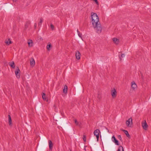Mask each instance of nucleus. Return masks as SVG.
Returning <instances> with one entry per match:
<instances>
[{"label":"nucleus","mask_w":151,"mask_h":151,"mask_svg":"<svg viewBox=\"0 0 151 151\" xmlns=\"http://www.w3.org/2000/svg\"><path fill=\"white\" fill-rule=\"evenodd\" d=\"M8 123L9 125L10 126H12V120L11 118V117L9 115H8Z\"/></svg>","instance_id":"9d476101"},{"label":"nucleus","mask_w":151,"mask_h":151,"mask_svg":"<svg viewBox=\"0 0 151 151\" xmlns=\"http://www.w3.org/2000/svg\"><path fill=\"white\" fill-rule=\"evenodd\" d=\"M131 87L133 89H134L137 88V86L134 81H132V82Z\"/></svg>","instance_id":"f8f14e48"},{"label":"nucleus","mask_w":151,"mask_h":151,"mask_svg":"<svg viewBox=\"0 0 151 151\" xmlns=\"http://www.w3.org/2000/svg\"><path fill=\"white\" fill-rule=\"evenodd\" d=\"M68 90V87L65 85L64 86V88L63 89V92L65 93H67Z\"/></svg>","instance_id":"6ab92c4d"},{"label":"nucleus","mask_w":151,"mask_h":151,"mask_svg":"<svg viewBox=\"0 0 151 151\" xmlns=\"http://www.w3.org/2000/svg\"><path fill=\"white\" fill-rule=\"evenodd\" d=\"M125 56V55L124 54H122L121 55V57H119L120 60H122V58H123Z\"/></svg>","instance_id":"a878e982"},{"label":"nucleus","mask_w":151,"mask_h":151,"mask_svg":"<svg viewBox=\"0 0 151 151\" xmlns=\"http://www.w3.org/2000/svg\"><path fill=\"white\" fill-rule=\"evenodd\" d=\"M27 43L29 47H32L33 46V42L31 40H29Z\"/></svg>","instance_id":"dca6fc26"},{"label":"nucleus","mask_w":151,"mask_h":151,"mask_svg":"<svg viewBox=\"0 0 151 151\" xmlns=\"http://www.w3.org/2000/svg\"><path fill=\"white\" fill-rule=\"evenodd\" d=\"M34 27H35V28H36L37 27V24L36 23L34 25Z\"/></svg>","instance_id":"7c9ffc66"},{"label":"nucleus","mask_w":151,"mask_h":151,"mask_svg":"<svg viewBox=\"0 0 151 151\" xmlns=\"http://www.w3.org/2000/svg\"><path fill=\"white\" fill-rule=\"evenodd\" d=\"M97 97L99 99H100L101 98V96L99 94H98L97 96Z\"/></svg>","instance_id":"c85d7f7f"},{"label":"nucleus","mask_w":151,"mask_h":151,"mask_svg":"<svg viewBox=\"0 0 151 151\" xmlns=\"http://www.w3.org/2000/svg\"><path fill=\"white\" fill-rule=\"evenodd\" d=\"M81 54L79 51H77L76 52L75 56L76 59L79 60L80 59Z\"/></svg>","instance_id":"0eeeda50"},{"label":"nucleus","mask_w":151,"mask_h":151,"mask_svg":"<svg viewBox=\"0 0 151 151\" xmlns=\"http://www.w3.org/2000/svg\"><path fill=\"white\" fill-rule=\"evenodd\" d=\"M5 42L6 44L7 45H9V44H11L12 43V42L11 41L9 38L8 39L6 40Z\"/></svg>","instance_id":"ddd939ff"},{"label":"nucleus","mask_w":151,"mask_h":151,"mask_svg":"<svg viewBox=\"0 0 151 151\" xmlns=\"http://www.w3.org/2000/svg\"><path fill=\"white\" fill-rule=\"evenodd\" d=\"M118 137L119 139L121 141H122V138L121 136L120 135H119L118 136Z\"/></svg>","instance_id":"bb28decb"},{"label":"nucleus","mask_w":151,"mask_h":151,"mask_svg":"<svg viewBox=\"0 0 151 151\" xmlns=\"http://www.w3.org/2000/svg\"><path fill=\"white\" fill-rule=\"evenodd\" d=\"M107 129V130H108V132H109V130L108 129Z\"/></svg>","instance_id":"473e14b6"},{"label":"nucleus","mask_w":151,"mask_h":151,"mask_svg":"<svg viewBox=\"0 0 151 151\" xmlns=\"http://www.w3.org/2000/svg\"><path fill=\"white\" fill-rule=\"evenodd\" d=\"M117 151H124L123 147L122 146H120L117 150Z\"/></svg>","instance_id":"412c9836"},{"label":"nucleus","mask_w":151,"mask_h":151,"mask_svg":"<svg viewBox=\"0 0 151 151\" xmlns=\"http://www.w3.org/2000/svg\"><path fill=\"white\" fill-rule=\"evenodd\" d=\"M70 151H71V150H70Z\"/></svg>","instance_id":"72a5a7b5"},{"label":"nucleus","mask_w":151,"mask_h":151,"mask_svg":"<svg viewBox=\"0 0 151 151\" xmlns=\"http://www.w3.org/2000/svg\"><path fill=\"white\" fill-rule=\"evenodd\" d=\"M49 148L50 150H51L52 148L53 145L51 140H49L48 141Z\"/></svg>","instance_id":"a211bd4d"},{"label":"nucleus","mask_w":151,"mask_h":151,"mask_svg":"<svg viewBox=\"0 0 151 151\" xmlns=\"http://www.w3.org/2000/svg\"><path fill=\"white\" fill-rule=\"evenodd\" d=\"M117 92L115 88H114L111 91V95L113 98L116 97V96Z\"/></svg>","instance_id":"423d86ee"},{"label":"nucleus","mask_w":151,"mask_h":151,"mask_svg":"<svg viewBox=\"0 0 151 151\" xmlns=\"http://www.w3.org/2000/svg\"><path fill=\"white\" fill-rule=\"evenodd\" d=\"M43 21V19L42 18H41L40 19V22L38 23L39 25H41Z\"/></svg>","instance_id":"5701e85b"},{"label":"nucleus","mask_w":151,"mask_h":151,"mask_svg":"<svg viewBox=\"0 0 151 151\" xmlns=\"http://www.w3.org/2000/svg\"><path fill=\"white\" fill-rule=\"evenodd\" d=\"M83 140L84 142H85L86 141V138L85 136L83 137Z\"/></svg>","instance_id":"c756f323"},{"label":"nucleus","mask_w":151,"mask_h":151,"mask_svg":"<svg viewBox=\"0 0 151 151\" xmlns=\"http://www.w3.org/2000/svg\"><path fill=\"white\" fill-rule=\"evenodd\" d=\"M111 140L112 142L115 143V145H119L118 141L116 139L114 136H113L112 137Z\"/></svg>","instance_id":"39448f33"},{"label":"nucleus","mask_w":151,"mask_h":151,"mask_svg":"<svg viewBox=\"0 0 151 151\" xmlns=\"http://www.w3.org/2000/svg\"><path fill=\"white\" fill-rule=\"evenodd\" d=\"M77 33L78 34V36L80 37H81V38L82 37V34L81 33H80L78 31V29L77 30Z\"/></svg>","instance_id":"b1692460"},{"label":"nucleus","mask_w":151,"mask_h":151,"mask_svg":"<svg viewBox=\"0 0 151 151\" xmlns=\"http://www.w3.org/2000/svg\"><path fill=\"white\" fill-rule=\"evenodd\" d=\"M50 28L52 30L54 28V26L52 24H51L50 25Z\"/></svg>","instance_id":"cd10ccee"},{"label":"nucleus","mask_w":151,"mask_h":151,"mask_svg":"<svg viewBox=\"0 0 151 151\" xmlns=\"http://www.w3.org/2000/svg\"><path fill=\"white\" fill-rule=\"evenodd\" d=\"M45 94L44 93H43L42 95V97L43 99L47 101H48V99L45 96Z\"/></svg>","instance_id":"2eb2a0df"},{"label":"nucleus","mask_w":151,"mask_h":151,"mask_svg":"<svg viewBox=\"0 0 151 151\" xmlns=\"http://www.w3.org/2000/svg\"><path fill=\"white\" fill-rule=\"evenodd\" d=\"M74 122L76 125L79 126V127L81 126V123L80 122H78L76 119L74 120Z\"/></svg>","instance_id":"aec40b11"},{"label":"nucleus","mask_w":151,"mask_h":151,"mask_svg":"<svg viewBox=\"0 0 151 151\" xmlns=\"http://www.w3.org/2000/svg\"><path fill=\"white\" fill-rule=\"evenodd\" d=\"M113 40L114 42L116 44H118L119 42V40L116 38H114Z\"/></svg>","instance_id":"4468645a"},{"label":"nucleus","mask_w":151,"mask_h":151,"mask_svg":"<svg viewBox=\"0 0 151 151\" xmlns=\"http://www.w3.org/2000/svg\"><path fill=\"white\" fill-rule=\"evenodd\" d=\"M30 65L33 67L35 65V62L34 59L33 58H31L30 60Z\"/></svg>","instance_id":"6e6552de"},{"label":"nucleus","mask_w":151,"mask_h":151,"mask_svg":"<svg viewBox=\"0 0 151 151\" xmlns=\"http://www.w3.org/2000/svg\"><path fill=\"white\" fill-rule=\"evenodd\" d=\"M99 132H100V131L99 129H97L95 130L94 132V134L95 136H96L97 141H98L99 140Z\"/></svg>","instance_id":"20e7f679"},{"label":"nucleus","mask_w":151,"mask_h":151,"mask_svg":"<svg viewBox=\"0 0 151 151\" xmlns=\"http://www.w3.org/2000/svg\"><path fill=\"white\" fill-rule=\"evenodd\" d=\"M13 2H15L17 1V0H12Z\"/></svg>","instance_id":"2f4dec72"},{"label":"nucleus","mask_w":151,"mask_h":151,"mask_svg":"<svg viewBox=\"0 0 151 151\" xmlns=\"http://www.w3.org/2000/svg\"><path fill=\"white\" fill-rule=\"evenodd\" d=\"M51 47L50 44L47 45V48L48 50H50V48Z\"/></svg>","instance_id":"393cba45"},{"label":"nucleus","mask_w":151,"mask_h":151,"mask_svg":"<svg viewBox=\"0 0 151 151\" xmlns=\"http://www.w3.org/2000/svg\"><path fill=\"white\" fill-rule=\"evenodd\" d=\"M91 19L93 26H96L97 24L100 23L99 18L96 13L93 12L91 13Z\"/></svg>","instance_id":"f257e3e1"},{"label":"nucleus","mask_w":151,"mask_h":151,"mask_svg":"<svg viewBox=\"0 0 151 151\" xmlns=\"http://www.w3.org/2000/svg\"><path fill=\"white\" fill-rule=\"evenodd\" d=\"M142 126L145 130H146L147 127V125L146 122L142 123Z\"/></svg>","instance_id":"9b49d317"},{"label":"nucleus","mask_w":151,"mask_h":151,"mask_svg":"<svg viewBox=\"0 0 151 151\" xmlns=\"http://www.w3.org/2000/svg\"><path fill=\"white\" fill-rule=\"evenodd\" d=\"M19 71H20V70H19V68H18L15 71V73L16 75V77H17V78H19L20 77V75H19Z\"/></svg>","instance_id":"1a4fd4ad"},{"label":"nucleus","mask_w":151,"mask_h":151,"mask_svg":"<svg viewBox=\"0 0 151 151\" xmlns=\"http://www.w3.org/2000/svg\"><path fill=\"white\" fill-rule=\"evenodd\" d=\"M123 132H124L125 133V134H126V135L128 137H130V135H129L128 132L126 130H122Z\"/></svg>","instance_id":"f3484780"},{"label":"nucleus","mask_w":151,"mask_h":151,"mask_svg":"<svg viewBox=\"0 0 151 151\" xmlns=\"http://www.w3.org/2000/svg\"><path fill=\"white\" fill-rule=\"evenodd\" d=\"M132 118H129L126 121V125L128 127H132Z\"/></svg>","instance_id":"7ed1b4c3"},{"label":"nucleus","mask_w":151,"mask_h":151,"mask_svg":"<svg viewBox=\"0 0 151 151\" xmlns=\"http://www.w3.org/2000/svg\"><path fill=\"white\" fill-rule=\"evenodd\" d=\"M93 27L97 33L100 34L101 33L102 28L100 23L97 24L96 26H93Z\"/></svg>","instance_id":"f03ea898"},{"label":"nucleus","mask_w":151,"mask_h":151,"mask_svg":"<svg viewBox=\"0 0 151 151\" xmlns=\"http://www.w3.org/2000/svg\"><path fill=\"white\" fill-rule=\"evenodd\" d=\"M9 65L12 68H14L15 66L14 65V62H12Z\"/></svg>","instance_id":"4be33fe9"}]
</instances>
